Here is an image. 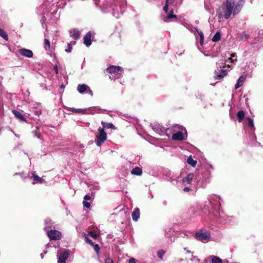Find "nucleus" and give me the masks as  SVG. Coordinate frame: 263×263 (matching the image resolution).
Masks as SVG:
<instances>
[{"instance_id": "4c0bfd02", "label": "nucleus", "mask_w": 263, "mask_h": 263, "mask_svg": "<svg viewBox=\"0 0 263 263\" xmlns=\"http://www.w3.org/2000/svg\"><path fill=\"white\" fill-rule=\"evenodd\" d=\"M176 17H177V16L176 15L173 14V11L172 9H171L169 14L167 15V16L164 20V21L166 22L167 21L166 20L168 19H171V18H176Z\"/></svg>"}, {"instance_id": "4be33fe9", "label": "nucleus", "mask_w": 263, "mask_h": 263, "mask_svg": "<svg viewBox=\"0 0 263 263\" xmlns=\"http://www.w3.org/2000/svg\"><path fill=\"white\" fill-rule=\"evenodd\" d=\"M12 112L14 114L15 117H16L20 121H26V118L21 112L14 109L12 110Z\"/></svg>"}, {"instance_id": "7c9ffc66", "label": "nucleus", "mask_w": 263, "mask_h": 263, "mask_svg": "<svg viewBox=\"0 0 263 263\" xmlns=\"http://www.w3.org/2000/svg\"><path fill=\"white\" fill-rule=\"evenodd\" d=\"M237 117L239 122H241L245 117V112L242 110H239L237 113Z\"/></svg>"}, {"instance_id": "13d9d810", "label": "nucleus", "mask_w": 263, "mask_h": 263, "mask_svg": "<svg viewBox=\"0 0 263 263\" xmlns=\"http://www.w3.org/2000/svg\"><path fill=\"white\" fill-rule=\"evenodd\" d=\"M183 191L185 192H188L190 191H191V189L190 187H184L183 189Z\"/></svg>"}, {"instance_id": "a211bd4d", "label": "nucleus", "mask_w": 263, "mask_h": 263, "mask_svg": "<svg viewBox=\"0 0 263 263\" xmlns=\"http://www.w3.org/2000/svg\"><path fill=\"white\" fill-rule=\"evenodd\" d=\"M39 104L36 102H32L30 104V107L32 108L35 109L34 110H33V112L35 114V115L37 116H39L41 114L42 111L40 108H37V107L39 106Z\"/></svg>"}, {"instance_id": "58836bf2", "label": "nucleus", "mask_w": 263, "mask_h": 263, "mask_svg": "<svg viewBox=\"0 0 263 263\" xmlns=\"http://www.w3.org/2000/svg\"><path fill=\"white\" fill-rule=\"evenodd\" d=\"M165 253V251L163 250H159L157 252V254L159 257L162 259L164 254Z\"/></svg>"}, {"instance_id": "6e6552de", "label": "nucleus", "mask_w": 263, "mask_h": 263, "mask_svg": "<svg viewBox=\"0 0 263 263\" xmlns=\"http://www.w3.org/2000/svg\"><path fill=\"white\" fill-rule=\"evenodd\" d=\"M214 218L219 219L221 222L225 223H231L234 222V218L232 216L225 214L223 212L214 214Z\"/></svg>"}, {"instance_id": "bb28decb", "label": "nucleus", "mask_w": 263, "mask_h": 263, "mask_svg": "<svg viewBox=\"0 0 263 263\" xmlns=\"http://www.w3.org/2000/svg\"><path fill=\"white\" fill-rule=\"evenodd\" d=\"M69 110L76 112V113H81L83 114H86L88 112H87V109H81V108H69Z\"/></svg>"}, {"instance_id": "864d4df0", "label": "nucleus", "mask_w": 263, "mask_h": 263, "mask_svg": "<svg viewBox=\"0 0 263 263\" xmlns=\"http://www.w3.org/2000/svg\"><path fill=\"white\" fill-rule=\"evenodd\" d=\"M154 197L153 194L152 193V192L150 189H149V193H148V198L150 199H153Z\"/></svg>"}, {"instance_id": "0eeeda50", "label": "nucleus", "mask_w": 263, "mask_h": 263, "mask_svg": "<svg viewBox=\"0 0 263 263\" xmlns=\"http://www.w3.org/2000/svg\"><path fill=\"white\" fill-rule=\"evenodd\" d=\"M196 238L203 242H207L211 238V233L205 229H201L195 233Z\"/></svg>"}, {"instance_id": "423d86ee", "label": "nucleus", "mask_w": 263, "mask_h": 263, "mask_svg": "<svg viewBox=\"0 0 263 263\" xmlns=\"http://www.w3.org/2000/svg\"><path fill=\"white\" fill-rule=\"evenodd\" d=\"M210 177V172L208 170H205L196 179L197 184L201 187H205L209 182Z\"/></svg>"}, {"instance_id": "09e8293b", "label": "nucleus", "mask_w": 263, "mask_h": 263, "mask_svg": "<svg viewBox=\"0 0 263 263\" xmlns=\"http://www.w3.org/2000/svg\"><path fill=\"white\" fill-rule=\"evenodd\" d=\"M72 50V46L70 43L68 44V48L65 49V51L67 53H69Z\"/></svg>"}, {"instance_id": "3c124183", "label": "nucleus", "mask_w": 263, "mask_h": 263, "mask_svg": "<svg viewBox=\"0 0 263 263\" xmlns=\"http://www.w3.org/2000/svg\"><path fill=\"white\" fill-rule=\"evenodd\" d=\"M91 199V197L90 195H86L84 197V201H86L87 200H89Z\"/></svg>"}, {"instance_id": "338daca9", "label": "nucleus", "mask_w": 263, "mask_h": 263, "mask_svg": "<svg viewBox=\"0 0 263 263\" xmlns=\"http://www.w3.org/2000/svg\"><path fill=\"white\" fill-rule=\"evenodd\" d=\"M40 256H41V257L42 259H43L44 258V255H43V253H41L40 254Z\"/></svg>"}, {"instance_id": "a878e982", "label": "nucleus", "mask_w": 263, "mask_h": 263, "mask_svg": "<svg viewBox=\"0 0 263 263\" xmlns=\"http://www.w3.org/2000/svg\"><path fill=\"white\" fill-rule=\"evenodd\" d=\"M142 174V170L141 167H136L131 171V174L136 176H141Z\"/></svg>"}, {"instance_id": "0e129e2a", "label": "nucleus", "mask_w": 263, "mask_h": 263, "mask_svg": "<svg viewBox=\"0 0 263 263\" xmlns=\"http://www.w3.org/2000/svg\"><path fill=\"white\" fill-rule=\"evenodd\" d=\"M65 87V85L63 84H61V86H60V88L61 89H64Z\"/></svg>"}, {"instance_id": "a18cd8bd", "label": "nucleus", "mask_w": 263, "mask_h": 263, "mask_svg": "<svg viewBox=\"0 0 263 263\" xmlns=\"http://www.w3.org/2000/svg\"><path fill=\"white\" fill-rule=\"evenodd\" d=\"M88 234L90 236H91L92 237H93L95 239H96L97 237V234L93 231H89L88 232Z\"/></svg>"}, {"instance_id": "473e14b6", "label": "nucleus", "mask_w": 263, "mask_h": 263, "mask_svg": "<svg viewBox=\"0 0 263 263\" xmlns=\"http://www.w3.org/2000/svg\"><path fill=\"white\" fill-rule=\"evenodd\" d=\"M101 124L104 127H106L108 129H116L115 126L111 123H106L104 121H102Z\"/></svg>"}, {"instance_id": "37998d69", "label": "nucleus", "mask_w": 263, "mask_h": 263, "mask_svg": "<svg viewBox=\"0 0 263 263\" xmlns=\"http://www.w3.org/2000/svg\"><path fill=\"white\" fill-rule=\"evenodd\" d=\"M83 206L87 209H89L90 208V203L89 202H87L86 201H83Z\"/></svg>"}, {"instance_id": "39448f33", "label": "nucleus", "mask_w": 263, "mask_h": 263, "mask_svg": "<svg viewBox=\"0 0 263 263\" xmlns=\"http://www.w3.org/2000/svg\"><path fill=\"white\" fill-rule=\"evenodd\" d=\"M106 71L110 73L109 78L111 80L119 79L122 76L123 69L120 66H111L106 68Z\"/></svg>"}, {"instance_id": "7ed1b4c3", "label": "nucleus", "mask_w": 263, "mask_h": 263, "mask_svg": "<svg viewBox=\"0 0 263 263\" xmlns=\"http://www.w3.org/2000/svg\"><path fill=\"white\" fill-rule=\"evenodd\" d=\"M220 201L221 198L220 196L214 194L209 196L208 200L205 201L202 210L203 211L205 210L208 211L210 219H212V217H214V214H217L220 212ZM204 212L206 213L205 212Z\"/></svg>"}, {"instance_id": "c9c22d12", "label": "nucleus", "mask_w": 263, "mask_h": 263, "mask_svg": "<svg viewBox=\"0 0 263 263\" xmlns=\"http://www.w3.org/2000/svg\"><path fill=\"white\" fill-rule=\"evenodd\" d=\"M45 226L44 229L47 231V229L51 228L52 227V223L50 219H47L45 221Z\"/></svg>"}, {"instance_id": "79ce46f5", "label": "nucleus", "mask_w": 263, "mask_h": 263, "mask_svg": "<svg viewBox=\"0 0 263 263\" xmlns=\"http://www.w3.org/2000/svg\"><path fill=\"white\" fill-rule=\"evenodd\" d=\"M204 7L206 10L208 11L209 13L212 14L214 12V9L212 8H210L206 4H205Z\"/></svg>"}, {"instance_id": "c03bdc74", "label": "nucleus", "mask_w": 263, "mask_h": 263, "mask_svg": "<svg viewBox=\"0 0 263 263\" xmlns=\"http://www.w3.org/2000/svg\"><path fill=\"white\" fill-rule=\"evenodd\" d=\"M93 247L94 250L97 252L98 253L100 251V247L99 246L98 244H93V245L92 246Z\"/></svg>"}, {"instance_id": "412c9836", "label": "nucleus", "mask_w": 263, "mask_h": 263, "mask_svg": "<svg viewBox=\"0 0 263 263\" xmlns=\"http://www.w3.org/2000/svg\"><path fill=\"white\" fill-rule=\"evenodd\" d=\"M70 36L72 37L74 40H77L79 39L80 35V31L77 29H73L69 31Z\"/></svg>"}, {"instance_id": "f3484780", "label": "nucleus", "mask_w": 263, "mask_h": 263, "mask_svg": "<svg viewBox=\"0 0 263 263\" xmlns=\"http://www.w3.org/2000/svg\"><path fill=\"white\" fill-rule=\"evenodd\" d=\"M194 175L193 173L189 174L186 177L182 179V182L184 185L191 184L194 179Z\"/></svg>"}, {"instance_id": "2f4dec72", "label": "nucleus", "mask_w": 263, "mask_h": 263, "mask_svg": "<svg viewBox=\"0 0 263 263\" xmlns=\"http://www.w3.org/2000/svg\"><path fill=\"white\" fill-rule=\"evenodd\" d=\"M100 110H101V109L98 108V107H93L89 108L88 109H87V112H88L87 114H93L94 113H96V112H99Z\"/></svg>"}, {"instance_id": "e2e57ef3", "label": "nucleus", "mask_w": 263, "mask_h": 263, "mask_svg": "<svg viewBox=\"0 0 263 263\" xmlns=\"http://www.w3.org/2000/svg\"><path fill=\"white\" fill-rule=\"evenodd\" d=\"M223 263H237L236 262H230L228 260H224Z\"/></svg>"}, {"instance_id": "b1692460", "label": "nucleus", "mask_w": 263, "mask_h": 263, "mask_svg": "<svg viewBox=\"0 0 263 263\" xmlns=\"http://www.w3.org/2000/svg\"><path fill=\"white\" fill-rule=\"evenodd\" d=\"M88 88H89V87L86 84H79L77 86V90L80 93H84Z\"/></svg>"}, {"instance_id": "c85d7f7f", "label": "nucleus", "mask_w": 263, "mask_h": 263, "mask_svg": "<svg viewBox=\"0 0 263 263\" xmlns=\"http://www.w3.org/2000/svg\"><path fill=\"white\" fill-rule=\"evenodd\" d=\"M31 175L34 181L38 183H42L44 181V180L36 175L34 172H31Z\"/></svg>"}, {"instance_id": "aec40b11", "label": "nucleus", "mask_w": 263, "mask_h": 263, "mask_svg": "<svg viewBox=\"0 0 263 263\" xmlns=\"http://www.w3.org/2000/svg\"><path fill=\"white\" fill-rule=\"evenodd\" d=\"M91 34L90 32H88L84 37V44L87 47H89L92 42L91 40Z\"/></svg>"}, {"instance_id": "4468645a", "label": "nucleus", "mask_w": 263, "mask_h": 263, "mask_svg": "<svg viewBox=\"0 0 263 263\" xmlns=\"http://www.w3.org/2000/svg\"><path fill=\"white\" fill-rule=\"evenodd\" d=\"M69 256V252L66 250L62 252L60 255H57L58 263H66V260Z\"/></svg>"}, {"instance_id": "5fc2aeb1", "label": "nucleus", "mask_w": 263, "mask_h": 263, "mask_svg": "<svg viewBox=\"0 0 263 263\" xmlns=\"http://www.w3.org/2000/svg\"><path fill=\"white\" fill-rule=\"evenodd\" d=\"M14 175H20L22 178H25L23 173H16L14 174Z\"/></svg>"}, {"instance_id": "69168bd1", "label": "nucleus", "mask_w": 263, "mask_h": 263, "mask_svg": "<svg viewBox=\"0 0 263 263\" xmlns=\"http://www.w3.org/2000/svg\"><path fill=\"white\" fill-rule=\"evenodd\" d=\"M45 4H43L41 6L40 8L41 9H44L45 7Z\"/></svg>"}, {"instance_id": "393cba45", "label": "nucleus", "mask_w": 263, "mask_h": 263, "mask_svg": "<svg viewBox=\"0 0 263 263\" xmlns=\"http://www.w3.org/2000/svg\"><path fill=\"white\" fill-rule=\"evenodd\" d=\"M227 70L220 69L215 76L216 79H221L227 75Z\"/></svg>"}, {"instance_id": "5701e85b", "label": "nucleus", "mask_w": 263, "mask_h": 263, "mask_svg": "<svg viewBox=\"0 0 263 263\" xmlns=\"http://www.w3.org/2000/svg\"><path fill=\"white\" fill-rule=\"evenodd\" d=\"M132 219L134 221H137L140 217V210L136 208L132 214Z\"/></svg>"}, {"instance_id": "49530a36", "label": "nucleus", "mask_w": 263, "mask_h": 263, "mask_svg": "<svg viewBox=\"0 0 263 263\" xmlns=\"http://www.w3.org/2000/svg\"><path fill=\"white\" fill-rule=\"evenodd\" d=\"M47 15V14L45 12H44V11L43 12V13H42L43 16L41 20V22L42 24H43V23L44 22L45 19L46 18V15Z\"/></svg>"}, {"instance_id": "680f3d73", "label": "nucleus", "mask_w": 263, "mask_h": 263, "mask_svg": "<svg viewBox=\"0 0 263 263\" xmlns=\"http://www.w3.org/2000/svg\"><path fill=\"white\" fill-rule=\"evenodd\" d=\"M54 70L57 74L58 73V66L57 65H55L54 66Z\"/></svg>"}, {"instance_id": "4d7b16f0", "label": "nucleus", "mask_w": 263, "mask_h": 263, "mask_svg": "<svg viewBox=\"0 0 263 263\" xmlns=\"http://www.w3.org/2000/svg\"><path fill=\"white\" fill-rule=\"evenodd\" d=\"M105 263H114L112 259L109 258H107L105 260Z\"/></svg>"}, {"instance_id": "6ab92c4d", "label": "nucleus", "mask_w": 263, "mask_h": 263, "mask_svg": "<svg viewBox=\"0 0 263 263\" xmlns=\"http://www.w3.org/2000/svg\"><path fill=\"white\" fill-rule=\"evenodd\" d=\"M246 76L242 75L237 80L236 84L235 85V89H237L242 86L243 83L246 79Z\"/></svg>"}, {"instance_id": "a19ab883", "label": "nucleus", "mask_w": 263, "mask_h": 263, "mask_svg": "<svg viewBox=\"0 0 263 263\" xmlns=\"http://www.w3.org/2000/svg\"><path fill=\"white\" fill-rule=\"evenodd\" d=\"M249 35L243 32L240 36V39L242 40H246L249 38Z\"/></svg>"}, {"instance_id": "f257e3e1", "label": "nucleus", "mask_w": 263, "mask_h": 263, "mask_svg": "<svg viewBox=\"0 0 263 263\" xmlns=\"http://www.w3.org/2000/svg\"><path fill=\"white\" fill-rule=\"evenodd\" d=\"M245 0H239L235 3V0H226L218 9L217 12L219 19L224 17L229 19L232 14L234 16L237 15L241 11Z\"/></svg>"}, {"instance_id": "bf43d9fd", "label": "nucleus", "mask_w": 263, "mask_h": 263, "mask_svg": "<svg viewBox=\"0 0 263 263\" xmlns=\"http://www.w3.org/2000/svg\"><path fill=\"white\" fill-rule=\"evenodd\" d=\"M87 92L91 96H93V92L92 91V90L90 89V88L89 87V88H88V89L87 90Z\"/></svg>"}, {"instance_id": "8fccbe9b", "label": "nucleus", "mask_w": 263, "mask_h": 263, "mask_svg": "<svg viewBox=\"0 0 263 263\" xmlns=\"http://www.w3.org/2000/svg\"><path fill=\"white\" fill-rule=\"evenodd\" d=\"M168 6H169V5L165 2V5H164V6L163 7V8L164 11L165 13H167V11H168Z\"/></svg>"}, {"instance_id": "c756f323", "label": "nucleus", "mask_w": 263, "mask_h": 263, "mask_svg": "<svg viewBox=\"0 0 263 263\" xmlns=\"http://www.w3.org/2000/svg\"><path fill=\"white\" fill-rule=\"evenodd\" d=\"M44 48L46 51H52V49L50 47V43L48 39H44Z\"/></svg>"}, {"instance_id": "cd10ccee", "label": "nucleus", "mask_w": 263, "mask_h": 263, "mask_svg": "<svg viewBox=\"0 0 263 263\" xmlns=\"http://www.w3.org/2000/svg\"><path fill=\"white\" fill-rule=\"evenodd\" d=\"M195 31H196L197 33H198L199 37H200V44L202 45L204 41V35L203 32L201 31H200L198 30L197 28L194 27L192 30V31L194 32Z\"/></svg>"}, {"instance_id": "e433bc0d", "label": "nucleus", "mask_w": 263, "mask_h": 263, "mask_svg": "<svg viewBox=\"0 0 263 263\" xmlns=\"http://www.w3.org/2000/svg\"><path fill=\"white\" fill-rule=\"evenodd\" d=\"M0 36L3 38L5 41L8 40V36L7 33L1 28H0Z\"/></svg>"}, {"instance_id": "6e6d98bb", "label": "nucleus", "mask_w": 263, "mask_h": 263, "mask_svg": "<svg viewBox=\"0 0 263 263\" xmlns=\"http://www.w3.org/2000/svg\"><path fill=\"white\" fill-rule=\"evenodd\" d=\"M196 97H197V98H198L201 100H202V99L204 98V96L201 93H198Z\"/></svg>"}, {"instance_id": "f03ea898", "label": "nucleus", "mask_w": 263, "mask_h": 263, "mask_svg": "<svg viewBox=\"0 0 263 263\" xmlns=\"http://www.w3.org/2000/svg\"><path fill=\"white\" fill-rule=\"evenodd\" d=\"M102 11L106 13H111L116 18H119L125 11L126 0H104L100 6Z\"/></svg>"}, {"instance_id": "dca6fc26", "label": "nucleus", "mask_w": 263, "mask_h": 263, "mask_svg": "<svg viewBox=\"0 0 263 263\" xmlns=\"http://www.w3.org/2000/svg\"><path fill=\"white\" fill-rule=\"evenodd\" d=\"M202 263H222V260L217 256H211Z\"/></svg>"}, {"instance_id": "de8ad7c7", "label": "nucleus", "mask_w": 263, "mask_h": 263, "mask_svg": "<svg viewBox=\"0 0 263 263\" xmlns=\"http://www.w3.org/2000/svg\"><path fill=\"white\" fill-rule=\"evenodd\" d=\"M171 228H167L165 229V236L166 237H170V235L168 234V232L171 231Z\"/></svg>"}, {"instance_id": "72a5a7b5", "label": "nucleus", "mask_w": 263, "mask_h": 263, "mask_svg": "<svg viewBox=\"0 0 263 263\" xmlns=\"http://www.w3.org/2000/svg\"><path fill=\"white\" fill-rule=\"evenodd\" d=\"M187 162L189 164L191 165L193 167H195L197 163V161L193 160L191 156L187 158Z\"/></svg>"}, {"instance_id": "ea45409f", "label": "nucleus", "mask_w": 263, "mask_h": 263, "mask_svg": "<svg viewBox=\"0 0 263 263\" xmlns=\"http://www.w3.org/2000/svg\"><path fill=\"white\" fill-rule=\"evenodd\" d=\"M85 240L86 243L89 244L91 246L94 244V242L86 235H85Z\"/></svg>"}, {"instance_id": "2eb2a0df", "label": "nucleus", "mask_w": 263, "mask_h": 263, "mask_svg": "<svg viewBox=\"0 0 263 263\" xmlns=\"http://www.w3.org/2000/svg\"><path fill=\"white\" fill-rule=\"evenodd\" d=\"M19 53L23 57L31 58L33 56V53L32 50L26 48H21L18 50Z\"/></svg>"}, {"instance_id": "f8f14e48", "label": "nucleus", "mask_w": 263, "mask_h": 263, "mask_svg": "<svg viewBox=\"0 0 263 263\" xmlns=\"http://www.w3.org/2000/svg\"><path fill=\"white\" fill-rule=\"evenodd\" d=\"M47 235L50 240H60L62 237L61 233L55 230H47Z\"/></svg>"}, {"instance_id": "052dcab7", "label": "nucleus", "mask_w": 263, "mask_h": 263, "mask_svg": "<svg viewBox=\"0 0 263 263\" xmlns=\"http://www.w3.org/2000/svg\"><path fill=\"white\" fill-rule=\"evenodd\" d=\"M128 263H136V259L135 258H131L129 260V262Z\"/></svg>"}, {"instance_id": "603ef678", "label": "nucleus", "mask_w": 263, "mask_h": 263, "mask_svg": "<svg viewBox=\"0 0 263 263\" xmlns=\"http://www.w3.org/2000/svg\"><path fill=\"white\" fill-rule=\"evenodd\" d=\"M165 2L169 5H172L174 3V0H166Z\"/></svg>"}, {"instance_id": "f704fd0d", "label": "nucleus", "mask_w": 263, "mask_h": 263, "mask_svg": "<svg viewBox=\"0 0 263 263\" xmlns=\"http://www.w3.org/2000/svg\"><path fill=\"white\" fill-rule=\"evenodd\" d=\"M221 38V34L219 31H217L214 36L213 37L212 40L214 42H217L220 40Z\"/></svg>"}, {"instance_id": "9b49d317", "label": "nucleus", "mask_w": 263, "mask_h": 263, "mask_svg": "<svg viewBox=\"0 0 263 263\" xmlns=\"http://www.w3.org/2000/svg\"><path fill=\"white\" fill-rule=\"evenodd\" d=\"M245 124L251 133L254 140H256V137L254 134L255 127L254 125L253 119L250 117H246L245 119Z\"/></svg>"}, {"instance_id": "20e7f679", "label": "nucleus", "mask_w": 263, "mask_h": 263, "mask_svg": "<svg viewBox=\"0 0 263 263\" xmlns=\"http://www.w3.org/2000/svg\"><path fill=\"white\" fill-rule=\"evenodd\" d=\"M169 133L170 135L172 133V139L176 141H183L186 139L187 137L186 129L177 124L171 127Z\"/></svg>"}, {"instance_id": "9d476101", "label": "nucleus", "mask_w": 263, "mask_h": 263, "mask_svg": "<svg viewBox=\"0 0 263 263\" xmlns=\"http://www.w3.org/2000/svg\"><path fill=\"white\" fill-rule=\"evenodd\" d=\"M170 127L165 128L160 124H154L152 126L153 129L160 135H166L170 137Z\"/></svg>"}, {"instance_id": "1a4fd4ad", "label": "nucleus", "mask_w": 263, "mask_h": 263, "mask_svg": "<svg viewBox=\"0 0 263 263\" xmlns=\"http://www.w3.org/2000/svg\"><path fill=\"white\" fill-rule=\"evenodd\" d=\"M107 137V134L104 128L99 127L98 128V135L96 139V145L99 147L101 146L106 141Z\"/></svg>"}, {"instance_id": "ddd939ff", "label": "nucleus", "mask_w": 263, "mask_h": 263, "mask_svg": "<svg viewBox=\"0 0 263 263\" xmlns=\"http://www.w3.org/2000/svg\"><path fill=\"white\" fill-rule=\"evenodd\" d=\"M237 61L236 54L235 53H232L230 57L226 60L223 67L225 68L226 66H228V68H231L232 66L235 65Z\"/></svg>"}, {"instance_id": "774afa93", "label": "nucleus", "mask_w": 263, "mask_h": 263, "mask_svg": "<svg viewBox=\"0 0 263 263\" xmlns=\"http://www.w3.org/2000/svg\"><path fill=\"white\" fill-rule=\"evenodd\" d=\"M50 247V246L49 245V243H48L46 245V248H48Z\"/></svg>"}]
</instances>
